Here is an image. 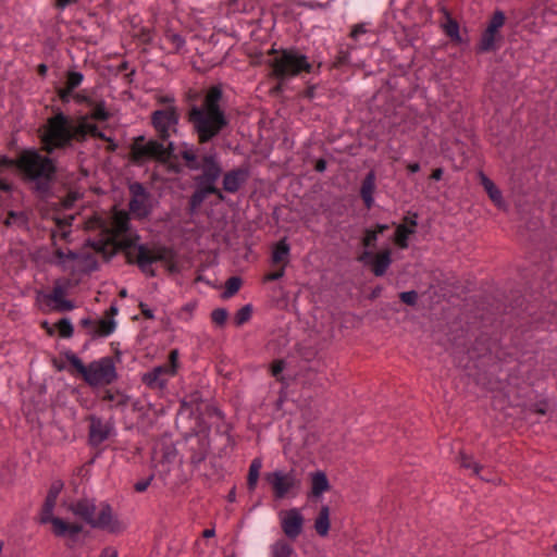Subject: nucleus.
I'll return each instance as SVG.
<instances>
[{"instance_id":"72a5a7b5","label":"nucleus","mask_w":557,"mask_h":557,"mask_svg":"<svg viewBox=\"0 0 557 557\" xmlns=\"http://www.w3.org/2000/svg\"><path fill=\"white\" fill-rule=\"evenodd\" d=\"M181 156L187 162V166L190 170L200 169L199 163L197 161L196 149L194 146L185 145L184 149L181 151Z\"/></svg>"},{"instance_id":"f704fd0d","label":"nucleus","mask_w":557,"mask_h":557,"mask_svg":"<svg viewBox=\"0 0 557 557\" xmlns=\"http://www.w3.org/2000/svg\"><path fill=\"white\" fill-rule=\"evenodd\" d=\"M55 327L58 330V333L63 338H70L73 336V324L69 318L61 319L57 324Z\"/></svg>"},{"instance_id":"6e6552de","label":"nucleus","mask_w":557,"mask_h":557,"mask_svg":"<svg viewBox=\"0 0 557 557\" xmlns=\"http://www.w3.org/2000/svg\"><path fill=\"white\" fill-rule=\"evenodd\" d=\"M57 502V494L49 493L40 513V522L51 523L52 532L58 537H71L75 540L83 531V525L77 522H67L59 517L53 516V509Z\"/></svg>"},{"instance_id":"473e14b6","label":"nucleus","mask_w":557,"mask_h":557,"mask_svg":"<svg viewBox=\"0 0 557 557\" xmlns=\"http://www.w3.org/2000/svg\"><path fill=\"white\" fill-rule=\"evenodd\" d=\"M294 549L285 541H277L271 545V557H293Z\"/></svg>"},{"instance_id":"ddd939ff","label":"nucleus","mask_w":557,"mask_h":557,"mask_svg":"<svg viewBox=\"0 0 557 557\" xmlns=\"http://www.w3.org/2000/svg\"><path fill=\"white\" fill-rule=\"evenodd\" d=\"M506 21L505 13L497 10L493 13L487 27L483 32L478 50L480 52H490L496 49V42L500 39L499 29L504 26Z\"/></svg>"},{"instance_id":"412c9836","label":"nucleus","mask_w":557,"mask_h":557,"mask_svg":"<svg viewBox=\"0 0 557 557\" xmlns=\"http://www.w3.org/2000/svg\"><path fill=\"white\" fill-rule=\"evenodd\" d=\"M417 214L414 213L412 216H407L405 219L407 224H398L394 235L395 244L401 248L407 249L409 247V237L416 232L417 226Z\"/></svg>"},{"instance_id":"5fc2aeb1","label":"nucleus","mask_w":557,"mask_h":557,"mask_svg":"<svg viewBox=\"0 0 557 557\" xmlns=\"http://www.w3.org/2000/svg\"><path fill=\"white\" fill-rule=\"evenodd\" d=\"M160 102L165 103L168 106H175L174 104V97L171 95L163 96L159 99Z\"/></svg>"},{"instance_id":"680f3d73","label":"nucleus","mask_w":557,"mask_h":557,"mask_svg":"<svg viewBox=\"0 0 557 557\" xmlns=\"http://www.w3.org/2000/svg\"><path fill=\"white\" fill-rule=\"evenodd\" d=\"M305 96L309 99H313L314 96H315V88L314 86H310L306 91H305Z\"/></svg>"},{"instance_id":"a211bd4d","label":"nucleus","mask_w":557,"mask_h":557,"mask_svg":"<svg viewBox=\"0 0 557 557\" xmlns=\"http://www.w3.org/2000/svg\"><path fill=\"white\" fill-rule=\"evenodd\" d=\"M359 261L364 264L371 263L374 275L383 276L392 263V253L391 250L385 249L376 256H373L369 249H364L359 257Z\"/></svg>"},{"instance_id":"0eeeda50","label":"nucleus","mask_w":557,"mask_h":557,"mask_svg":"<svg viewBox=\"0 0 557 557\" xmlns=\"http://www.w3.org/2000/svg\"><path fill=\"white\" fill-rule=\"evenodd\" d=\"M51 263L73 276L88 274L98 269V261L95 256L63 249L54 251Z\"/></svg>"},{"instance_id":"774afa93","label":"nucleus","mask_w":557,"mask_h":557,"mask_svg":"<svg viewBox=\"0 0 557 557\" xmlns=\"http://www.w3.org/2000/svg\"><path fill=\"white\" fill-rule=\"evenodd\" d=\"M39 67L41 73H45L47 71V66L45 64H41Z\"/></svg>"},{"instance_id":"dca6fc26","label":"nucleus","mask_w":557,"mask_h":557,"mask_svg":"<svg viewBox=\"0 0 557 557\" xmlns=\"http://www.w3.org/2000/svg\"><path fill=\"white\" fill-rule=\"evenodd\" d=\"M89 421L88 438L90 445L99 446L115 434V428L112 421H103L97 416H90Z\"/></svg>"},{"instance_id":"20e7f679","label":"nucleus","mask_w":557,"mask_h":557,"mask_svg":"<svg viewBox=\"0 0 557 557\" xmlns=\"http://www.w3.org/2000/svg\"><path fill=\"white\" fill-rule=\"evenodd\" d=\"M69 510L92 529L113 534L121 533L125 529V525L114 515L112 507L106 502L97 505L95 499L82 498L70 504Z\"/></svg>"},{"instance_id":"79ce46f5","label":"nucleus","mask_w":557,"mask_h":557,"mask_svg":"<svg viewBox=\"0 0 557 557\" xmlns=\"http://www.w3.org/2000/svg\"><path fill=\"white\" fill-rule=\"evenodd\" d=\"M108 116H109V115H108V112H107V110H106L104 106L100 104V106H97V107L92 110L91 115H90V116H87V117L90 120V122H91V123H94V122H92V120H100V121H104V120H107V119H108Z\"/></svg>"},{"instance_id":"a19ab883","label":"nucleus","mask_w":557,"mask_h":557,"mask_svg":"<svg viewBox=\"0 0 557 557\" xmlns=\"http://www.w3.org/2000/svg\"><path fill=\"white\" fill-rule=\"evenodd\" d=\"M446 34L455 40H460V34H459V25L454 20H448V22L444 25Z\"/></svg>"},{"instance_id":"4be33fe9","label":"nucleus","mask_w":557,"mask_h":557,"mask_svg":"<svg viewBox=\"0 0 557 557\" xmlns=\"http://www.w3.org/2000/svg\"><path fill=\"white\" fill-rule=\"evenodd\" d=\"M249 171L247 169H236L227 172L223 177V188L228 193H236L247 181Z\"/></svg>"},{"instance_id":"a878e982","label":"nucleus","mask_w":557,"mask_h":557,"mask_svg":"<svg viewBox=\"0 0 557 557\" xmlns=\"http://www.w3.org/2000/svg\"><path fill=\"white\" fill-rule=\"evenodd\" d=\"M375 180H376V177H375L374 171H370L366 175V177L362 182L361 188H360V195H361L363 202L368 209L372 208V206L374 203L373 194L375 190Z\"/></svg>"},{"instance_id":"37998d69","label":"nucleus","mask_w":557,"mask_h":557,"mask_svg":"<svg viewBox=\"0 0 557 557\" xmlns=\"http://www.w3.org/2000/svg\"><path fill=\"white\" fill-rule=\"evenodd\" d=\"M227 311L223 308H218L215 310L212 311V321L219 325H222L225 323L226 319H227Z\"/></svg>"},{"instance_id":"6e6d98bb","label":"nucleus","mask_w":557,"mask_h":557,"mask_svg":"<svg viewBox=\"0 0 557 557\" xmlns=\"http://www.w3.org/2000/svg\"><path fill=\"white\" fill-rule=\"evenodd\" d=\"M117 312H119L117 306L116 305H111L109 310L106 311V317L104 318H113L114 319V315H116Z\"/></svg>"},{"instance_id":"f3484780","label":"nucleus","mask_w":557,"mask_h":557,"mask_svg":"<svg viewBox=\"0 0 557 557\" xmlns=\"http://www.w3.org/2000/svg\"><path fill=\"white\" fill-rule=\"evenodd\" d=\"M172 143H169L166 146L163 143H159L158 140H149L144 144H136L134 147L135 158L138 160L145 158H154L162 160L166 158L172 150Z\"/></svg>"},{"instance_id":"4d7b16f0","label":"nucleus","mask_w":557,"mask_h":557,"mask_svg":"<svg viewBox=\"0 0 557 557\" xmlns=\"http://www.w3.org/2000/svg\"><path fill=\"white\" fill-rule=\"evenodd\" d=\"M78 0H58V7L64 9L70 4L76 3Z\"/></svg>"},{"instance_id":"ea45409f","label":"nucleus","mask_w":557,"mask_h":557,"mask_svg":"<svg viewBox=\"0 0 557 557\" xmlns=\"http://www.w3.org/2000/svg\"><path fill=\"white\" fill-rule=\"evenodd\" d=\"M459 462H460V466L466 468V469H471L475 474L479 473L480 471V466L479 463H476L472 457L470 456H467L465 454H460L459 455Z\"/></svg>"},{"instance_id":"7c9ffc66","label":"nucleus","mask_w":557,"mask_h":557,"mask_svg":"<svg viewBox=\"0 0 557 557\" xmlns=\"http://www.w3.org/2000/svg\"><path fill=\"white\" fill-rule=\"evenodd\" d=\"M28 223L27 214L23 211H10L8 218L4 220L7 226H15L18 228H26Z\"/></svg>"},{"instance_id":"c756f323","label":"nucleus","mask_w":557,"mask_h":557,"mask_svg":"<svg viewBox=\"0 0 557 557\" xmlns=\"http://www.w3.org/2000/svg\"><path fill=\"white\" fill-rule=\"evenodd\" d=\"M261 468L262 460L260 458H255L249 466V472L247 478V485L250 491H253L257 486Z\"/></svg>"},{"instance_id":"864d4df0","label":"nucleus","mask_w":557,"mask_h":557,"mask_svg":"<svg viewBox=\"0 0 557 557\" xmlns=\"http://www.w3.org/2000/svg\"><path fill=\"white\" fill-rule=\"evenodd\" d=\"M95 322H96V320H92L90 318H84V319L81 320L82 326L86 327L87 332L89 331V329H94L95 327Z\"/></svg>"},{"instance_id":"c03bdc74","label":"nucleus","mask_w":557,"mask_h":557,"mask_svg":"<svg viewBox=\"0 0 557 557\" xmlns=\"http://www.w3.org/2000/svg\"><path fill=\"white\" fill-rule=\"evenodd\" d=\"M400 299L409 306H414L418 300V294L414 290H408L400 293Z\"/></svg>"},{"instance_id":"e433bc0d","label":"nucleus","mask_w":557,"mask_h":557,"mask_svg":"<svg viewBox=\"0 0 557 557\" xmlns=\"http://www.w3.org/2000/svg\"><path fill=\"white\" fill-rule=\"evenodd\" d=\"M66 357V360L69 361V363L75 368V370L82 374V376L85 379V375H86V372H87V366L84 364V362L82 361V359L73 354V352H69L65 355Z\"/></svg>"},{"instance_id":"58836bf2","label":"nucleus","mask_w":557,"mask_h":557,"mask_svg":"<svg viewBox=\"0 0 557 557\" xmlns=\"http://www.w3.org/2000/svg\"><path fill=\"white\" fill-rule=\"evenodd\" d=\"M251 312H252L251 305H246L243 308H240L237 311L236 317H235L236 324L237 325H242L245 322H247L250 319V317H251Z\"/></svg>"},{"instance_id":"5701e85b","label":"nucleus","mask_w":557,"mask_h":557,"mask_svg":"<svg viewBox=\"0 0 557 557\" xmlns=\"http://www.w3.org/2000/svg\"><path fill=\"white\" fill-rule=\"evenodd\" d=\"M116 330V321L113 318H102L95 322V327L89 329L88 335L92 338L108 337Z\"/></svg>"},{"instance_id":"1a4fd4ad","label":"nucleus","mask_w":557,"mask_h":557,"mask_svg":"<svg viewBox=\"0 0 557 557\" xmlns=\"http://www.w3.org/2000/svg\"><path fill=\"white\" fill-rule=\"evenodd\" d=\"M178 350L173 349L169 355V362L165 364L153 367L151 370L141 375L143 383L157 389H164L171 377L175 376L178 370Z\"/></svg>"},{"instance_id":"cd10ccee","label":"nucleus","mask_w":557,"mask_h":557,"mask_svg":"<svg viewBox=\"0 0 557 557\" xmlns=\"http://www.w3.org/2000/svg\"><path fill=\"white\" fill-rule=\"evenodd\" d=\"M389 228L388 224L377 223L374 228H367L362 238V244L366 249H369L377 240V237L383 232Z\"/></svg>"},{"instance_id":"8fccbe9b","label":"nucleus","mask_w":557,"mask_h":557,"mask_svg":"<svg viewBox=\"0 0 557 557\" xmlns=\"http://www.w3.org/2000/svg\"><path fill=\"white\" fill-rule=\"evenodd\" d=\"M139 307H140L141 313L147 319H153L154 318L153 311L148 307V305H146L144 302H140Z\"/></svg>"},{"instance_id":"6ab92c4d","label":"nucleus","mask_w":557,"mask_h":557,"mask_svg":"<svg viewBox=\"0 0 557 557\" xmlns=\"http://www.w3.org/2000/svg\"><path fill=\"white\" fill-rule=\"evenodd\" d=\"M201 170L202 174L196 180L198 185L215 186L222 173L216 153H210L203 158Z\"/></svg>"},{"instance_id":"aec40b11","label":"nucleus","mask_w":557,"mask_h":557,"mask_svg":"<svg viewBox=\"0 0 557 557\" xmlns=\"http://www.w3.org/2000/svg\"><path fill=\"white\" fill-rule=\"evenodd\" d=\"M70 287L69 281H58L48 298L53 301L54 309L58 311H71L74 309V304L65 298Z\"/></svg>"},{"instance_id":"4468645a","label":"nucleus","mask_w":557,"mask_h":557,"mask_svg":"<svg viewBox=\"0 0 557 557\" xmlns=\"http://www.w3.org/2000/svg\"><path fill=\"white\" fill-rule=\"evenodd\" d=\"M132 198L129 200V211L134 216L146 218L151 209V199L149 193L139 183L129 185Z\"/></svg>"},{"instance_id":"c9c22d12","label":"nucleus","mask_w":557,"mask_h":557,"mask_svg":"<svg viewBox=\"0 0 557 557\" xmlns=\"http://www.w3.org/2000/svg\"><path fill=\"white\" fill-rule=\"evenodd\" d=\"M242 285V280L238 276L230 277L225 283V289L223 292L224 298H230L235 295Z\"/></svg>"},{"instance_id":"052dcab7","label":"nucleus","mask_w":557,"mask_h":557,"mask_svg":"<svg viewBox=\"0 0 557 557\" xmlns=\"http://www.w3.org/2000/svg\"><path fill=\"white\" fill-rule=\"evenodd\" d=\"M407 169L409 170V172L411 173H417L420 171V164L417 163V162H413V163H409Z\"/></svg>"},{"instance_id":"b1692460","label":"nucleus","mask_w":557,"mask_h":557,"mask_svg":"<svg viewBox=\"0 0 557 557\" xmlns=\"http://www.w3.org/2000/svg\"><path fill=\"white\" fill-rule=\"evenodd\" d=\"M311 480V495L314 498H320L331 487L325 472L318 470L310 473Z\"/></svg>"},{"instance_id":"13d9d810","label":"nucleus","mask_w":557,"mask_h":557,"mask_svg":"<svg viewBox=\"0 0 557 557\" xmlns=\"http://www.w3.org/2000/svg\"><path fill=\"white\" fill-rule=\"evenodd\" d=\"M325 169H326V162H325V160H323V159L318 160V162H317V164H315V170H317L318 172H324V171H325Z\"/></svg>"},{"instance_id":"603ef678","label":"nucleus","mask_w":557,"mask_h":557,"mask_svg":"<svg viewBox=\"0 0 557 557\" xmlns=\"http://www.w3.org/2000/svg\"><path fill=\"white\" fill-rule=\"evenodd\" d=\"M284 276V269L277 271V272H273V273H270L265 276V280L267 281H276V280H280Z\"/></svg>"},{"instance_id":"9d476101","label":"nucleus","mask_w":557,"mask_h":557,"mask_svg":"<svg viewBox=\"0 0 557 557\" xmlns=\"http://www.w3.org/2000/svg\"><path fill=\"white\" fill-rule=\"evenodd\" d=\"M116 379V370L110 357H103L87 364L85 381L90 386L110 384Z\"/></svg>"},{"instance_id":"c85d7f7f","label":"nucleus","mask_w":557,"mask_h":557,"mask_svg":"<svg viewBox=\"0 0 557 557\" xmlns=\"http://www.w3.org/2000/svg\"><path fill=\"white\" fill-rule=\"evenodd\" d=\"M216 193L215 186L199 185L198 189L193 194L190 198V206L193 209L199 207L208 195Z\"/></svg>"},{"instance_id":"69168bd1","label":"nucleus","mask_w":557,"mask_h":557,"mask_svg":"<svg viewBox=\"0 0 557 557\" xmlns=\"http://www.w3.org/2000/svg\"><path fill=\"white\" fill-rule=\"evenodd\" d=\"M227 499H228V502H234V500L236 499L235 488H233V490L230 492V494H228V496H227Z\"/></svg>"},{"instance_id":"7ed1b4c3","label":"nucleus","mask_w":557,"mask_h":557,"mask_svg":"<svg viewBox=\"0 0 557 557\" xmlns=\"http://www.w3.org/2000/svg\"><path fill=\"white\" fill-rule=\"evenodd\" d=\"M86 136L103 137V134L87 116H82L76 123H73L65 114L59 112L48 119L41 134V141L45 150L52 152L54 149L70 144L73 138Z\"/></svg>"},{"instance_id":"f8f14e48","label":"nucleus","mask_w":557,"mask_h":557,"mask_svg":"<svg viewBox=\"0 0 557 557\" xmlns=\"http://www.w3.org/2000/svg\"><path fill=\"white\" fill-rule=\"evenodd\" d=\"M265 480L272 486L276 499L288 496L299 486L294 471L274 470L265 474Z\"/></svg>"},{"instance_id":"39448f33","label":"nucleus","mask_w":557,"mask_h":557,"mask_svg":"<svg viewBox=\"0 0 557 557\" xmlns=\"http://www.w3.org/2000/svg\"><path fill=\"white\" fill-rule=\"evenodd\" d=\"M15 165H17L30 181L36 183V187L39 190L47 189L54 172L52 160L33 150L23 152L17 163L7 157H0V169L13 168Z\"/></svg>"},{"instance_id":"3c124183","label":"nucleus","mask_w":557,"mask_h":557,"mask_svg":"<svg viewBox=\"0 0 557 557\" xmlns=\"http://www.w3.org/2000/svg\"><path fill=\"white\" fill-rule=\"evenodd\" d=\"M100 557H117V552L113 547H106L102 549Z\"/></svg>"},{"instance_id":"2eb2a0df","label":"nucleus","mask_w":557,"mask_h":557,"mask_svg":"<svg viewBox=\"0 0 557 557\" xmlns=\"http://www.w3.org/2000/svg\"><path fill=\"white\" fill-rule=\"evenodd\" d=\"M281 528L284 534L292 540L298 537L304 529L305 518L298 508L282 510L278 513Z\"/></svg>"},{"instance_id":"bb28decb","label":"nucleus","mask_w":557,"mask_h":557,"mask_svg":"<svg viewBox=\"0 0 557 557\" xmlns=\"http://www.w3.org/2000/svg\"><path fill=\"white\" fill-rule=\"evenodd\" d=\"M331 509L327 505H323L319 515L314 519V530L321 537H326L331 528Z\"/></svg>"},{"instance_id":"9b49d317","label":"nucleus","mask_w":557,"mask_h":557,"mask_svg":"<svg viewBox=\"0 0 557 557\" xmlns=\"http://www.w3.org/2000/svg\"><path fill=\"white\" fill-rule=\"evenodd\" d=\"M151 122L163 140L176 134L180 112L176 106H168L164 109L156 110L151 115Z\"/></svg>"},{"instance_id":"393cba45","label":"nucleus","mask_w":557,"mask_h":557,"mask_svg":"<svg viewBox=\"0 0 557 557\" xmlns=\"http://www.w3.org/2000/svg\"><path fill=\"white\" fill-rule=\"evenodd\" d=\"M479 177L484 190L488 195L490 199L495 203V206L498 208H505L506 203L503 199L500 189L483 172L479 173Z\"/></svg>"},{"instance_id":"4c0bfd02","label":"nucleus","mask_w":557,"mask_h":557,"mask_svg":"<svg viewBox=\"0 0 557 557\" xmlns=\"http://www.w3.org/2000/svg\"><path fill=\"white\" fill-rule=\"evenodd\" d=\"M84 79V75L79 72H70L67 74L66 81V89L67 91H72L74 88L79 86Z\"/></svg>"},{"instance_id":"a18cd8bd","label":"nucleus","mask_w":557,"mask_h":557,"mask_svg":"<svg viewBox=\"0 0 557 557\" xmlns=\"http://www.w3.org/2000/svg\"><path fill=\"white\" fill-rule=\"evenodd\" d=\"M367 33L364 24H357L352 27L350 36L354 40H359L360 36Z\"/></svg>"},{"instance_id":"2f4dec72","label":"nucleus","mask_w":557,"mask_h":557,"mask_svg":"<svg viewBox=\"0 0 557 557\" xmlns=\"http://www.w3.org/2000/svg\"><path fill=\"white\" fill-rule=\"evenodd\" d=\"M290 247L286 238L281 239L275 244L272 251V261L278 263L289 256Z\"/></svg>"},{"instance_id":"e2e57ef3","label":"nucleus","mask_w":557,"mask_h":557,"mask_svg":"<svg viewBox=\"0 0 557 557\" xmlns=\"http://www.w3.org/2000/svg\"><path fill=\"white\" fill-rule=\"evenodd\" d=\"M442 176H443V170L442 169H436L432 173V178L434 181H440L442 178Z\"/></svg>"},{"instance_id":"de8ad7c7","label":"nucleus","mask_w":557,"mask_h":557,"mask_svg":"<svg viewBox=\"0 0 557 557\" xmlns=\"http://www.w3.org/2000/svg\"><path fill=\"white\" fill-rule=\"evenodd\" d=\"M284 368H285V362L283 360L275 361L272 366V375L275 376L276 379H278L280 374L284 370Z\"/></svg>"},{"instance_id":"49530a36","label":"nucleus","mask_w":557,"mask_h":557,"mask_svg":"<svg viewBox=\"0 0 557 557\" xmlns=\"http://www.w3.org/2000/svg\"><path fill=\"white\" fill-rule=\"evenodd\" d=\"M169 39L175 46L176 49H181L185 46V39L178 34L169 35Z\"/></svg>"},{"instance_id":"f257e3e1","label":"nucleus","mask_w":557,"mask_h":557,"mask_svg":"<svg viewBox=\"0 0 557 557\" xmlns=\"http://www.w3.org/2000/svg\"><path fill=\"white\" fill-rule=\"evenodd\" d=\"M128 214L123 210H114L111 225L106 230L103 239L92 243L97 251H108L113 255L117 248L126 250L131 262H136L139 269L148 276H154L152 264L166 258L165 248L135 244L137 236H134L128 228Z\"/></svg>"},{"instance_id":"bf43d9fd","label":"nucleus","mask_w":557,"mask_h":557,"mask_svg":"<svg viewBox=\"0 0 557 557\" xmlns=\"http://www.w3.org/2000/svg\"><path fill=\"white\" fill-rule=\"evenodd\" d=\"M12 188L11 184L5 180H0V190L10 191Z\"/></svg>"},{"instance_id":"423d86ee","label":"nucleus","mask_w":557,"mask_h":557,"mask_svg":"<svg viewBox=\"0 0 557 557\" xmlns=\"http://www.w3.org/2000/svg\"><path fill=\"white\" fill-rule=\"evenodd\" d=\"M271 53L273 54L270 60L272 73L282 82L312 71L308 55L295 47L272 49Z\"/></svg>"},{"instance_id":"338daca9","label":"nucleus","mask_w":557,"mask_h":557,"mask_svg":"<svg viewBox=\"0 0 557 557\" xmlns=\"http://www.w3.org/2000/svg\"><path fill=\"white\" fill-rule=\"evenodd\" d=\"M59 492H60V487H55V488L51 490L49 493H52V494H57V495H58V494H59Z\"/></svg>"},{"instance_id":"09e8293b","label":"nucleus","mask_w":557,"mask_h":557,"mask_svg":"<svg viewBox=\"0 0 557 557\" xmlns=\"http://www.w3.org/2000/svg\"><path fill=\"white\" fill-rule=\"evenodd\" d=\"M151 480H152V476H150V478H148L146 480L137 482L135 484V490L137 492H145L148 488V486L150 485Z\"/></svg>"},{"instance_id":"0e129e2a","label":"nucleus","mask_w":557,"mask_h":557,"mask_svg":"<svg viewBox=\"0 0 557 557\" xmlns=\"http://www.w3.org/2000/svg\"><path fill=\"white\" fill-rule=\"evenodd\" d=\"M215 534V530L213 528L211 529H206L202 533L203 537L206 539H210V537H213Z\"/></svg>"},{"instance_id":"f03ea898","label":"nucleus","mask_w":557,"mask_h":557,"mask_svg":"<svg viewBox=\"0 0 557 557\" xmlns=\"http://www.w3.org/2000/svg\"><path fill=\"white\" fill-rule=\"evenodd\" d=\"M222 89L220 86H212L208 89L202 102L193 106L188 113L200 143H207L215 137L228 124L225 110L221 107Z\"/></svg>"}]
</instances>
